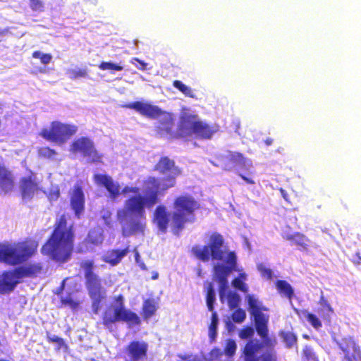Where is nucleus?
Masks as SVG:
<instances>
[{
    "label": "nucleus",
    "mask_w": 361,
    "mask_h": 361,
    "mask_svg": "<svg viewBox=\"0 0 361 361\" xmlns=\"http://www.w3.org/2000/svg\"><path fill=\"white\" fill-rule=\"evenodd\" d=\"M155 170L162 174L161 179L147 176L142 181L143 195L130 197L126 200L124 206L118 210V219L126 222L122 225V233L126 237L145 233L147 226L145 209L152 208L158 202L159 196L173 187L176 178L180 174V169L174 161L168 157H162L155 166Z\"/></svg>",
    "instance_id": "nucleus-1"
},
{
    "label": "nucleus",
    "mask_w": 361,
    "mask_h": 361,
    "mask_svg": "<svg viewBox=\"0 0 361 361\" xmlns=\"http://www.w3.org/2000/svg\"><path fill=\"white\" fill-rule=\"evenodd\" d=\"M193 255L203 262L212 258L214 264V279L219 283V296L221 302H227L231 309L237 307L240 301L239 295L229 288L227 277L232 271H239L236 267V256L224 245L222 235L213 233L207 245L192 247Z\"/></svg>",
    "instance_id": "nucleus-2"
},
{
    "label": "nucleus",
    "mask_w": 361,
    "mask_h": 361,
    "mask_svg": "<svg viewBox=\"0 0 361 361\" xmlns=\"http://www.w3.org/2000/svg\"><path fill=\"white\" fill-rule=\"evenodd\" d=\"M72 225H68L65 216L57 223L54 233L42 247V252L56 262H66L73 249Z\"/></svg>",
    "instance_id": "nucleus-3"
},
{
    "label": "nucleus",
    "mask_w": 361,
    "mask_h": 361,
    "mask_svg": "<svg viewBox=\"0 0 361 361\" xmlns=\"http://www.w3.org/2000/svg\"><path fill=\"white\" fill-rule=\"evenodd\" d=\"M38 246L35 240L0 243V262L9 265L20 264L28 259Z\"/></svg>",
    "instance_id": "nucleus-4"
},
{
    "label": "nucleus",
    "mask_w": 361,
    "mask_h": 361,
    "mask_svg": "<svg viewBox=\"0 0 361 361\" xmlns=\"http://www.w3.org/2000/svg\"><path fill=\"white\" fill-rule=\"evenodd\" d=\"M119 322H126L130 327L140 323L139 317L125 307L122 295L115 298L103 315V324L109 329L112 328L114 324Z\"/></svg>",
    "instance_id": "nucleus-5"
},
{
    "label": "nucleus",
    "mask_w": 361,
    "mask_h": 361,
    "mask_svg": "<svg viewBox=\"0 0 361 361\" xmlns=\"http://www.w3.org/2000/svg\"><path fill=\"white\" fill-rule=\"evenodd\" d=\"M140 114L149 118H159L162 121L158 127L159 133L161 136L171 137L173 126L172 116L170 114L162 111L158 106L145 102H135L126 105Z\"/></svg>",
    "instance_id": "nucleus-6"
},
{
    "label": "nucleus",
    "mask_w": 361,
    "mask_h": 361,
    "mask_svg": "<svg viewBox=\"0 0 361 361\" xmlns=\"http://www.w3.org/2000/svg\"><path fill=\"white\" fill-rule=\"evenodd\" d=\"M173 225L181 228L186 222L195 221L194 212L199 208V204L188 195L177 197L173 204Z\"/></svg>",
    "instance_id": "nucleus-7"
},
{
    "label": "nucleus",
    "mask_w": 361,
    "mask_h": 361,
    "mask_svg": "<svg viewBox=\"0 0 361 361\" xmlns=\"http://www.w3.org/2000/svg\"><path fill=\"white\" fill-rule=\"evenodd\" d=\"M78 128L75 125L53 121L49 126L42 129L39 135L48 141L61 145L75 134Z\"/></svg>",
    "instance_id": "nucleus-8"
},
{
    "label": "nucleus",
    "mask_w": 361,
    "mask_h": 361,
    "mask_svg": "<svg viewBox=\"0 0 361 361\" xmlns=\"http://www.w3.org/2000/svg\"><path fill=\"white\" fill-rule=\"evenodd\" d=\"M81 267L85 271L90 297L93 300V310L95 313H97L99 310V301L104 297L105 293L101 288L100 281L97 276L94 274L92 271L93 262L89 260L85 261L82 263Z\"/></svg>",
    "instance_id": "nucleus-9"
},
{
    "label": "nucleus",
    "mask_w": 361,
    "mask_h": 361,
    "mask_svg": "<svg viewBox=\"0 0 361 361\" xmlns=\"http://www.w3.org/2000/svg\"><path fill=\"white\" fill-rule=\"evenodd\" d=\"M182 128L188 130V133L197 137L210 138L216 129L207 123L200 121L197 117L189 111H183L181 115Z\"/></svg>",
    "instance_id": "nucleus-10"
},
{
    "label": "nucleus",
    "mask_w": 361,
    "mask_h": 361,
    "mask_svg": "<svg viewBox=\"0 0 361 361\" xmlns=\"http://www.w3.org/2000/svg\"><path fill=\"white\" fill-rule=\"evenodd\" d=\"M94 179L97 185H103L106 189L109 192V197L111 200H116L121 193L125 195L133 193L135 194L134 196L138 195H140V191L142 190V188L133 185H126L121 189L118 182L114 181L111 177L106 175L96 174Z\"/></svg>",
    "instance_id": "nucleus-11"
},
{
    "label": "nucleus",
    "mask_w": 361,
    "mask_h": 361,
    "mask_svg": "<svg viewBox=\"0 0 361 361\" xmlns=\"http://www.w3.org/2000/svg\"><path fill=\"white\" fill-rule=\"evenodd\" d=\"M245 361H276L272 352L258 341H251L245 347Z\"/></svg>",
    "instance_id": "nucleus-12"
},
{
    "label": "nucleus",
    "mask_w": 361,
    "mask_h": 361,
    "mask_svg": "<svg viewBox=\"0 0 361 361\" xmlns=\"http://www.w3.org/2000/svg\"><path fill=\"white\" fill-rule=\"evenodd\" d=\"M221 166L225 170L241 169L249 171L252 167L250 159L236 152H227L220 157Z\"/></svg>",
    "instance_id": "nucleus-13"
},
{
    "label": "nucleus",
    "mask_w": 361,
    "mask_h": 361,
    "mask_svg": "<svg viewBox=\"0 0 361 361\" xmlns=\"http://www.w3.org/2000/svg\"><path fill=\"white\" fill-rule=\"evenodd\" d=\"M71 151L74 154L82 155L88 161L97 162L101 159V156L94 149L93 142L86 137L75 140L71 146Z\"/></svg>",
    "instance_id": "nucleus-14"
},
{
    "label": "nucleus",
    "mask_w": 361,
    "mask_h": 361,
    "mask_svg": "<svg viewBox=\"0 0 361 361\" xmlns=\"http://www.w3.org/2000/svg\"><path fill=\"white\" fill-rule=\"evenodd\" d=\"M40 178L33 173L22 178L20 182V188L24 200H31L35 192L40 189Z\"/></svg>",
    "instance_id": "nucleus-15"
},
{
    "label": "nucleus",
    "mask_w": 361,
    "mask_h": 361,
    "mask_svg": "<svg viewBox=\"0 0 361 361\" xmlns=\"http://www.w3.org/2000/svg\"><path fill=\"white\" fill-rule=\"evenodd\" d=\"M172 220L173 214L168 211L165 206L159 205L154 210L153 221L159 231L166 232L169 224L173 228H176V227L173 225ZM177 229L178 228H177Z\"/></svg>",
    "instance_id": "nucleus-16"
},
{
    "label": "nucleus",
    "mask_w": 361,
    "mask_h": 361,
    "mask_svg": "<svg viewBox=\"0 0 361 361\" xmlns=\"http://www.w3.org/2000/svg\"><path fill=\"white\" fill-rule=\"evenodd\" d=\"M337 343L340 349L343 351L345 360L346 361L361 360L360 351L354 341L350 337L343 338Z\"/></svg>",
    "instance_id": "nucleus-17"
},
{
    "label": "nucleus",
    "mask_w": 361,
    "mask_h": 361,
    "mask_svg": "<svg viewBox=\"0 0 361 361\" xmlns=\"http://www.w3.org/2000/svg\"><path fill=\"white\" fill-rule=\"evenodd\" d=\"M20 270L6 271L0 275V293H8L13 290L20 279Z\"/></svg>",
    "instance_id": "nucleus-18"
},
{
    "label": "nucleus",
    "mask_w": 361,
    "mask_h": 361,
    "mask_svg": "<svg viewBox=\"0 0 361 361\" xmlns=\"http://www.w3.org/2000/svg\"><path fill=\"white\" fill-rule=\"evenodd\" d=\"M148 345L144 341H134L126 348V353L130 361H144Z\"/></svg>",
    "instance_id": "nucleus-19"
},
{
    "label": "nucleus",
    "mask_w": 361,
    "mask_h": 361,
    "mask_svg": "<svg viewBox=\"0 0 361 361\" xmlns=\"http://www.w3.org/2000/svg\"><path fill=\"white\" fill-rule=\"evenodd\" d=\"M15 187V177L4 164H0V195L11 192Z\"/></svg>",
    "instance_id": "nucleus-20"
},
{
    "label": "nucleus",
    "mask_w": 361,
    "mask_h": 361,
    "mask_svg": "<svg viewBox=\"0 0 361 361\" xmlns=\"http://www.w3.org/2000/svg\"><path fill=\"white\" fill-rule=\"evenodd\" d=\"M70 201L71 209L75 214L79 217L84 212L85 195L82 188L78 185H74L70 191Z\"/></svg>",
    "instance_id": "nucleus-21"
},
{
    "label": "nucleus",
    "mask_w": 361,
    "mask_h": 361,
    "mask_svg": "<svg viewBox=\"0 0 361 361\" xmlns=\"http://www.w3.org/2000/svg\"><path fill=\"white\" fill-rule=\"evenodd\" d=\"M255 319L256 330L258 334L265 338L267 336V323L269 322V315L264 313L263 311L252 314Z\"/></svg>",
    "instance_id": "nucleus-22"
},
{
    "label": "nucleus",
    "mask_w": 361,
    "mask_h": 361,
    "mask_svg": "<svg viewBox=\"0 0 361 361\" xmlns=\"http://www.w3.org/2000/svg\"><path fill=\"white\" fill-rule=\"evenodd\" d=\"M128 248L122 250H113L107 252L103 256V260L112 266H115L121 261V259L128 254Z\"/></svg>",
    "instance_id": "nucleus-23"
},
{
    "label": "nucleus",
    "mask_w": 361,
    "mask_h": 361,
    "mask_svg": "<svg viewBox=\"0 0 361 361\" xmlns=\"http://www.w3.org/2000/svg\"><path fill=\"white\" fill-rule=\"evenodd\" d=\"M318 314L323 318L324 321L328 322L331 320V315L334 313V310L328 300L322 294L319 301Z\"/></svg>",
    "instance_id": "nucleus-24"
},
{
    "label": "nucleus",
    "mask_w": 361,
    "mask_h": 361,
    "mask_svg": "<svg viewBox=\"0 0 361 361\" xmlns=\"http://www.w3.org/2000/svg\"><path fill=\"white\" fill-rule=\"evenodd\" d=\"M159 308V302L157 300L151 298L144 301L142 305L143 317L145 319L148 320L152 317Z\"/></svg>",
    "instance_id": "nucleus-25"
},
{
    "label": "nucleus",
    "mask_w": 361,
    "mask_h": 361,
    "mask_svg": "<svg viewBox=\"0 0 361 361\" xmlns=\"http://www.w3.org/2000/svg\"><path fill=\"white\" fill-rule=\"evenodd\" d=\"M245 300L247 302L249 311L252 315L257 312L267 310V309L262 305L261 301H259L258 298L255 295L247 294L245 296Z\"/></svg>",
    "instance_id": "nucleus-26"
},
{
    "label": "nucleus",
    "mask_w": 361,
    "mask_h": 361,
    "mask_svg": "<svg viewBox=\"0 0 361 361\" xmlns=\"http://www.w3.org/2000/svg\"><path fill=\"white\" fill-rule=\"evenodd\" d=\"M295 311L300 318L305 319L315 329L318 330L322 327V322L315 314L307 310L299 311L295 309Z\"/></svg>",
    "instance_id": "nucleus-27"
},
{
    "label": "nucleus",
    "mask_w": 361,
    "mask_h": 361,
    "mask_svg": "<svg viewBox=\"0 0 361 361\" xmlns=\"http://www.w3.org/2000/svg\"><path fill=\"white\" fill-rule=\"evenodd\" d=\"M104 240L103 230L100 227H97L92 229L88 234L86 241L89 244L94 245H99L102 243Z\"/></svg>",
    "instance_id": "nucleus-28"
},
{
    "label": "nucleus",
    "mask_w": 361,
    "mask_h": 361,
    "mask_svg": "<svg viewBox=\"0 0 361 361\" xmlns=\"http://www.w3.org/2000/svg\"><path fill=\"white\" fill-rule=\"evenodd\" d=\"M237 269H239L240 274L239 276L235 278L232 281V285L234 288L243 291V292H247L248 288L247 286L245 283V281L247 280V274L243 271L242 269L238 268L236 266Z\"/></svg>",
    "instance_id": "nucleus-29"
},
{
    "label": "nucleus",
    "mask_w": 361,
    "mask_h": 361,
    "mask_svg": "<svg viewBox=\"0 0 361 361\" xmlns=\"http://www.w3.org/2000/svg\"><path fill=\"white\" fill-rule=\"evenodd\" d=\"M286 238L288 240L293 241L296 245L302 247L303 249H307L310 245V241L304 235L299 233L294 235H286Z\"/></svg>",
    "instance_id": "nucleus-30"
},
{
    "label": "nucleus",
    "mask_w": 361,
    "mask_h": 361,
    "mask_svg": "<svg viewBox=\"0 0 361 361\" xmlns=\"http://www.w3.org/2000/svg\"><path fill=\"white\" fill-rule=\"evenodd\" d=\"M276 288L281 295L290 299L293 295V289L286 281L279 280L276 283Z\"/></svg>",
    "instance_id": "nucleus-31"
},
{
    "label": "nucleus",
    "mask_w": 361,
    "mask_h": 361,
    "mask_svg": "<svg viewBox=\"0 0 361 361\" xmlns=\"http://www.w3.org/2000/svg\"><path fill=\"white\" fill-rule=\"evenodd\" d=\"M205 288L207 289V297H206V302L208 310L212 312H214V304L216 301V293L213 288V286L211 283H208L205 285Z\"/></svg>",
    "instance_id": "nucleus-32"
},
{
    "label": "nucleus",
    "mask_w": 361,
    "mask_h": 361,
    "mask_svg": "<svg viewBox=\"0 0 361 361\" xmlns=\"http://www.w3.org/2000/svg\"><path fill=\"white\" fill-rule=\"evenodd\" d=\"M16 270H20V279L26 276L36 275L40 273L42 270V266L39 264H30L27 267L19 268Z\"/></svg>",
    "instance_id": "nucleus-33"
},
{
    "label": "nucleus",
    "mask_w": 361,
    "mask_h": 361,
    "mask_svg": "<svg viewBox=\"0 0 361 361\" xmlns=\"http://www.w3.org/2000/svg\"><path fill=\"white\" fill-rule=\"evenodd\" d=\"M173 85L186 97L196 98L194 90L190 86L185 85L183 82L180 80H175L173 81Z\"/></svg>",
    "instance_id": "nucleus-34"
},
{
    "label": "nucleus",
    "mask_w": 361,
    "mask_h": 361,
    "mask_svg": "<svg viewBox=\"0 0 361 361\" xmlns=\"http://www.w3.org/2000/svg\"><path fill=\"white\" fill-rule=\"evenodd\" d=\"M211 324L209 326V336L212 341H213L216 336V329L219 323L218 315L216 312H212Z\"/></svg>",
    "instance_id": "nucleus-35"
},
{
    "label": "nucleus",
    "mask_w": 361,
    "mask_h": 361,
    "mask_svg": "<svg viewBox=\"0 0 361 361\" xmlns=\"http://www.w3.org/2000/svg\"><path fill=\"white\" fill-rule=\"evenodd\" d=\"M101 70H109L111 73H114L115 71H121L123 69V67L119 64L114 63L113 62H102L99 66Z\"/></svg>",
    "instance_id": "nucleus-36"
},
{
    "label": "nucleus",
    "mask_w": 361,
    "mask_h": 361,
    "mask_svg": "<svg viewBox=\"0 0 361 361\" xmlns=\"http://www.w3.org/2000/svg\"><path fill=\"white\" fill-rule=\"evenodd\" d=\"M281 337L288 347L293 346L296 342V336L290 331H282Z\"/></svg>",
    "instance_id": "nucleus-37"
},
{
    "label": "nucleus",
    "mask_w": 361,
    "mask_h": 361,
    "mask_svg": "<svg viewBox=\"0 0 361 361\" xmlns=\"http://www.w3.org/2000/svg\"><path fill=\"white\" fill-rule=\"evenodd\" d=\"M38 154L42 157L51 159H55V157L57 154L55 150L51 149L47 147L39 148L38 150Z\"/></svg>",
    "instance_id": "nucleus-38"
},
{
    "label": "nucleus",
    "mask_w": 361,
    "mask_h": 361,
    "mask_svg": "<svg viewBox=\"0 0 361 361\" xmlns=\"http://www.w3.org/2000/svg\"><path fill=\"white\" fill-rule=\"evenodd\" d=\"M236 348L235 342L233 340H228L224 349L225 354L228 356H232L235 354Z\"/></svg>",
    "instance_id": "nucleus-39"
},
{
    "label": "nucleus",
    "mask_w": 361,
    "mask_h": 361,
    "mask_svg": "<svg viewBox=\"0 0 361 361\" xmlns=\"http://www.w3.org/2000/svg\"><path fill=\"white\" fill-rule=\"evenodd\" d=\"M30 6L34 11L42 12L44 11V3L42 0H29Z\"/></svg>",
    "instance_id": "nucleus-40"
},
{
    "label": "nucleus",
    "mask_w": 361,
    "mask_h": 361,
    "mask_svg": "<svg viewBox=\"0 0 361 361\" xmlns=\"http://www.w3.org/2000/svg\"><path fill=\"white\" fill-rule=\"evenodd\" d=\"M246 317L245 312L242 309H238L235 311L232 315L233 320L235 322L240 323L244 321Z\"/></svg>",
    "instance_id": "nucleus-41"
},
{
    "label": "nucleus",
    "mask_w": 361,
    "mask_h": 361,
    "mask_svg": "<svg viewBox=\"0 0 361 361\" xmlns=\"http://www.w3.org/2000/svg\"><path fill=\"white\" fill-rule=\"evenodd\" d=\"M257 269L264 278H266L267 279H269L271 278L272 271L269 268L267 267V266L265 264H258Z\"/></svg>",
    "instance_id": "nucleus-42"
},
{
    "label": "nucleus",
    "mask_w": 361,
    "mask_h": 361,
    "mask_svg": "<svg viewBox=\"0 0 361 361\" xmlns=\"http://www.w3.org/2000/svg\"><path fill=\"white\" fill-rule=\"evenodd\" d=\"M303 354L306 361H317L312 348L305 347L303 350Z\"/></svg>",
    "instance_id": "nucleus-43"
},
{
    "label": "nucleus",
    "mask_w": 361,
    "mask_h": 361,
    "mask_svg": "<svg viewBox=\"0 0 361 361\" xmlns=\"http://www.w3.org/2000/svg\"><path fill=\"white\" fill-rule=\"evenodd\" d=\"M61 302L65 305H68L71 308H75L78 305L77 302H75L71 295L61 296Z\"/></svg>",
    "instance_id": "nucleus-44"
},
{
    "label": "nucleus",
    "mask_w": 361,
    "mask_h": 361,
    "mask_svg": "<svg viewBox=\"0 0 361 361\" xmlns=\"http://www.w3.org/2000/svg\"><path fill=\"white\" fill-rule=\"evenodd\" d=\"M254 332L255 331L252 328L247 327L240 331L239 336L243 339L248 338L254 335Z\"/></svg>",
    "instance_id": "nucleus-45"
},
{
    "label": "nucleus",
    "mask_w": 361,
    "mask_h": 361,
    "mask_svg": "<svg viewBox=\"0 0 361 361\" xmlns=\"http://www.w3.org/2000/svg\"><path fill=\"white\" fill-rule=\"evenodd\" d=\"M130 63L135 66L140 70L145 71L147 68V63L140 61L137 58H133L130 60Z\"/></svg>",
    "instance_id": "nucleus-46"
},
{
    "label": "nucleus",
    "mask_w": 361,
    "mask_h": 361,
    "mask_svg": "<svg viewBox=\"0 0 361 361\" xmlns=\"http://www.w3.org/2000/svg\"><path fill=\"white\" fill-rule=\"evenodd\" d=\"M59 194H60V192H59V189L58 188V187H54L51 190V191L49 194V199L51 201L56 200L59 197Z\"/></svg>",
    "instance_id": "nucleus-47"
},
{
    "label": "nucleus",
    "mask_w": 361,
    "mask_h": 361,
    "mask_svg": "<svg viewBox=\"0 0 361 361\" xmlns=\"http://www.w3.org/2000/svg\"><path fill=\"white\" fill-rule=\"evenodd\" d=\"M101 214L105 224L109 226L110 224L111 212L109 210H103Z\"/></svg>",
    "instance_id": "nucleus-48"
},
{
    "label": "nucleus",
    "mask_w": 361,
    "mask_h": 361,
    "mask_svg": "<svg viewBox=\"0 0 361 361\" xmlns=\"http://www.w3.org/2000/svg\"><path fill=\"white\" fill-rule=\"evenodd\" d=\"M52 56L49 54H44L41 59V63L43 64H48L51 61Z\"/></svg>",
    "instance_id": "nucleus-49"
},
{
    "label": "nucleus",
    "mask_w": 361,
    "mask_h": 361,
    "mask_svg": "<svg viewBox=\"0 0 361 361\" xmlns=\"http://www.w3.org/2000/svg\"><path fill=\"white\" fill-rule=\"evenodd\" d=\"M221 355V352L219 349H214L210 353L212 359L218 358Z\"/></svg>",
    "instance_id": "nucleus-50"
},
{
    "label": "nucleus",
    "mask_w": 361,
    "mask_h": 361,
    "mask_svg": "<svg viewBox=\"0 0 361 361\" xmlns=\"http://www.w3.org/2000/svg\"><path fill=\"white\" fill-rule=\"evenodd\" d=\"M73 75H71V78L84 77L86 73L83 70H78L77 71L73 72Z\"/></svg>",
    "instance_id": "nucleus-51"
},
{
    "label": "nucleus",
    "mask_w": 361,
    "mask_h": 361,
    "mask_svg": "<svg viewBox=\"0 0 361 361\" xmlns=\"http://www.w3.org/2000/svg\"><path fill=\"white\" fill-rule=\"evenodd\" d=\"M44 54V53H42L39 51H36L33 52L32 57L35 59H39L41 60L42 57L43 56Z\"/></svg>",
    "instance_id": "nucleus-52"
},
{
    "label": "nucleus",
    "mask_w": 361,
    "mask_h": 361,
    "mask_svg": "<svg viewBox=\"0 0 361 361\" xmlns=\"http://www.w3.org/2000/svg\"><path fill=\"white\" fill-rule=\"evenodd\" d=\"M280 192H281V196L283 197V199L286 201H288V193L286 190H284L283 189L281 188L280 189Z\"/></svg>",
    "instance_id": "nucleus-53"
},
{
    "label": "nucleus",
    "mask_w": 361,
    "mask_h": 361,
    "mask_svg": "<svg viewBox=\"0 0 361 361\" xmlns=\"http://www.w3.org/2000/svg\"><path fill=\"white\" fill-rule=\"evenodd\" d=\"M240 176H241V178H242L244 180H245L247 183H249V184H254V181H253L252 179L248 178H247V177H245V176H243V175H240Z\"/></svg>",
    "instance_id": "nucleus-54"
},
{
    "label": "nucleus",
    "mask_w": 361,
    "mask_h": 361,
    "mask_svg": "<svg viewBox=\"0 0 361 361\" xmlns=\"http://www.w3.org/2000/svg\"><path fill=\"white\" fill-rule=\"evenodd\" d=\"M8 32V29H1L0 28V36L5 35Z\"/></svg>",
    "instance_id": "nucleus-55"
},
{
    "label": "nucleus",
    "mask_w": 361,
    "mask_h": 361,
    "mask_svg": "<svg viewBox=\"0 0 361 361\" xmlns=\"http://www.w3.org/2000/svg\"><path fill=\"white\" fill-rule=\"evenodd\" d=\"M135 259H136V261H137L138 260V257H140V255H139L138 252L136 250H135Z\"/></svg>",
    "instance_id": "nucleus-56"
},
{
    "label": "nucleus",
    "mask_w": 361,
    "mask_h": 361,
    "mask_svg": "<svg viewBox=\"0 0 361 361\" xmlns=\"http://www.w3.org/2000/svg\"><path fill=\"white\" fill-rule=\"evenodd\" d=\"M158 277V274L157 273H155L152 276V279H157Z\"/></svg>",
    "instance_id": "nucleus-57"
},
{
    "label": "nucleus",
    "mask_w": 361,
    "mask_h": 361,
    "mask_svg": "<svg viewBox=\"0 0 361 361\" xmlns=\"http://www.w3.org/2000/svg\"><path fill=\"white\" fill-rule=\"evenodd\" d=\"M197 274H198L199 276H202V271H201V269H198Z\"/></svg>",
    "instance_id": "nucleus-58"
},
{
    "label": "nucleus",
    "mask_w": 361,
    "mask_h": 361,
    "mask_svg": "<svg viewBox=\"0 0 361 361\" xmlns=\"http://www.w3.org/2000/svg\"><path fill=\"white\" fill-rule=\"evenodd\" d=\"M39 71H40L41 73H44V72H45V70H44V68H40V69H39Z\"/></svg>",
    "instance_id": "nucleus-59"
},
{
    "label": "nucleus",
    "mask_w": 361,
    "mask_h": 361,
    "mask_svg": "<svg viewBox=\"0 0 361 361\" xmlns=\"http://www.w3.org/2000/svg\"><path fill=\"white\" fill-rule=\"evenodd\" d=\"M271 143V140H267V145H270Z\"/></svg>",
    "instance_id": "nucleus-60"
},
{
    "label": "nucleus",
    "mask_w": 361,
    "mask_h": 361,
    "mask_svg": "<svg viewBox=\"0 0 361 361\" xmlns=\"http://www.w3.org/2000/svg\"><path fill=\"white\" fill-rule=\"evenodd\" d=\"M358 261H357V263H360V261L361 260V257L358 255Z\"/></svg>",
    "instance_id": "nucleus-61"
},
{
    "label": "nucleus",
    "mask_w": 361,
    "mask_h": 361,
    "mask_svg": "<svg viewBox=\"0 0 361 361\" xmlns=\"http://www.w3.org/2000/svg\"><path fill=\"white\" fill-rule=\"evenodd\" d=\"M65 283H66V280H63V283H62V286H64Z\"/></svg>",
    "instance_id": "nucleus-62"
}]
</instances>
